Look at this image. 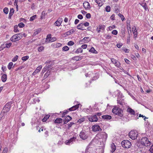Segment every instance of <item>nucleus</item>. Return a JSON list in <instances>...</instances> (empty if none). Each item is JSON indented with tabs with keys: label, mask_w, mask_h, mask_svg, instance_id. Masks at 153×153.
Here are the masks:
<instances>
[{
	"label": "nucleus",
	"mask_w": 153,
	"mask_h": 153,
	"mask_svg": "<svg viewBox=\"0 0 153 153\" xmlns=\"http://www.w3.org/2000/svg\"><path fill=\"white\" fill-rule=\"evenodd\" d=\"M77 17H78V18L80 19H82L83 18V16H82V15L81 14L78 15L77 16Z\"/></svg>",
	"instance_id": "69168bd1"
},
{
	"label": "nucleus",
	"mask_w": 153,
	"mask_h": 153,
	"mask_svg": "<svg viewBox=\"0 0 153 153\" xmlns=\"http://www.w3.org/2000/svg\"><path fill=\"white\" fill-rule=\"evenodd\" d=\"M89 39V37H85L81 40V42H84V43H86L89 42L88 39Z\"/></svg>",
	"instance_id": "cd10ccee"
},
{
	"label": "nucleus",
	"mask_w": 153,
	"mask_h": 153,
	"mask_svg": "<svg viewBox=\"0 0 153 153\" xmlns=\"http://www.w3.org/2000/svg\"><path fill=\"white\" fill-rule=\"evenodd\" d=\"M12 104V103L11 102H8L6 103L3 107L1 112V113L3 114V116L5 115V113L10 111Z\"/></svg>",
	"instance_id": "f03ea898"
},
{
	"label": "nucleus",
	"mask_w": 153,
	"mask_h": 153,
	"mask_svg": "<svg viewBox=\"0 0 153 153\" xmlns=\"http://www.w3.org/2000/svg\"><path fill=\"white\" fill-rule=\"evenodd\" d=\"M138 135V134L137 131L132 130L129 133V137L132 140H135L137 139Z\"/></svg>",
	"instance_id": "0eeeda50"
},
{
	"label": "nucleus",
	"mask_w": 153,
	"mask_h": 153,
	"mask_svg": "<svg viewBox=\"0 0 153 153\" xmlns=\"http://www.w3.org/2000/svg\"><path fill=\"white\" fill-rule=\"evenodd\" d=\"M8 148L7 147H5L3 151V153H7L8 152Z\"/></svg>",
	"instance_id": "680f3d73"
},
{
	"label": "nucleus",
	"mask_w": 153,
	"mask_h": 153,
	"mask_svg": "<svg viewBox=\"0 0 153 153\" xmlns=\"http://www.w3.org/2000/svg\"><path fill=\"white\" fill-rule=\"evenodd\" d=\"M105 10L107 12H110L111 10V7L109 6H107L106 7Z\"/></svg>",
	"instance_id": "c03bdc74"
},
{
	"label": "nucleus",
	"mask_w": 153,
	"mask_h": 153,
	"mask_svg": "<svg viewBox=\"0 0 153 153\" xmlns=\"http://www.w3.org/2000/svg\"><path fill=\"white\" fill-rule=\"evenodd\" d=\"M69 49V48L67 46H65L64 47H63L62 48V50L63 51H68Z\"/></svg>",
	"instance_id": "09e8293b"
},
{
	"label": "nucleus",
	"mask_w": 153,
	"mask_h": 153,
	"mask_svg": "<svg viewBox=\"0 0 153 153\" xmlns=\"http://www.w3.org/2000/svg\"><path fill=\"white\" fill-rule=\"evenodd\" d=\"M11 45H12L11 43H7L5 45L6 46H5V48H9L10 47Z\"/></svg>",
	"instance_id": "864d4df0"
},
{
	"label": "nucleus",
	"mask_w": 153,
	"mask_h": 153,
	"mask_svg": "<svg viewBox=\"0 0 153 153\" xmlns=\"http://www.w3.org/2000/svg\"><path fill=\"white\" fill-rule=\"evenodd\" d=\"M88 119L91 122H97L98 120V118L96 115H91L88 118Z\"/></svg>",
	"instance_id": "9d476101"
},
{
	"label": "nucleus",
	"mask_w": 153,
	"mask_h": 153,
	"mask_svg": "<svg viewBox=\"0 0 153 153\" xmlns=\"http://www.w3.org/2000/svg\"><path fill=\"white\" fill-rule=\"evenodd\" d=\"M45 16V12L43 11L42 12L41 15V18L40 19H42Z\"/></svg>",
	"instance_id": "603ef678"
},
{
	"label": "nucleus",
	"mask_w": 153,
	"mask_h": 153,
	"mask_svg": "<svg viewBox=\"0 0 153 153\" xmlns=\"http://www.w3.org/2000/svg\"><path fill=\"white\" fill-rule=\"evenodd\" d=\"M14 10L13 8H10V12L9 14L8 18L9 19H11V16H13Z\"/></svg>",
	"instance_id": "6ab92c4d"
},
{
	"label": "nucleus",
	"mask_w": 153,
	"mask_h": 153,
	"mask_svg": "<svg viewBox=\"0 0 153 153\" xmlns=\"http://www.w3.org/2000/svg\"><path fill=\"white\" fill-rule=\"evenodd\" d=\"M7 76L6 74H3L1 77V79L3 82H5L7 80Z\"/></svg>",
	"instance_id": "5701e85b"
},
{
	"label": "nucleus",
	"mask_w": 153,
	"mask_h": 153,
	"mask_svg": "<svg viewBox=\"0 0 153 153\" xmlns=\"http://www.w3.org/2000/svg\"><path fill=\"white\" fill-rule=\"evenodd\" d=\"M41 31V29H39L38 30H36L34 33L33 34V36H35L36 35L38 34Z\"/></svg>",
	"instance_id": "72a5a7b5"
},
{
	"label": "nucleus",
	"mask_w": 153,
	"mask_h": 153,
	"mask_svg": "<svg viewBox=\"0 0 153 153\" xmlns=\"http://www.w3.org/2000/svg\"><path fill=\"white\" fill-rule=\"evenodd\" d=\"M87 45L86 44H84L81 46V48L83 49H86L87 47Z\"/></svg>",
	"instance_id": "e2e57ef3"
},
{
	"label": "nucleus",
	"mask_w": 153,
	"mask_h": 153,
	"mask_svg": "<svg viewBox=\"0 0 153 153\" xmlns=\"http://www.w3.org/2000/svg\"><path fill=\"white\" fill-rule=\"evenodd\" d=\"M85 120V119L84 118H82L79 119L77 121V122L79 123H82L84 122Z\"/></svg>",
	"instance_id": "49530a36"
},
{
	"label": "nucleus",
	"mask_w": 153,
	"mask_h": 153,
	"mask_svg": "<svg viewBox=\"0 0 153 153\" xmlns=\"http://www.w3.org/2000/svg\"><path fill=\"white\" fill-rule=\"evenodd\" d=\"M140 142L142 145L146 146H149L151 145V142L149 139L146 137L142 138Z\"/></svg>",
	"instance_id": "7ed1b4c3"
},
{
	"label": "nucleus",
	"mask_w": 153,
	"mask_h": 153,
	"mask_svg": "<svg viewBox=\"0 0 153 153\" xmlns=\"http://www.w3.org/2000/svg\"><path fill=\"white\" fill-rule=\"evenodd\" d=\"M115 15L114 14H112L110 17V18L112 20H115L114 17H115Z\"/></svg>",
	"instance_id": "338daca9"
},
{
	"label": "nucleus",
	"mask_w": 153,
	"mask_h": 153,
	"mask_svg": "<svg viewBox=\"0 0 153 153\" xmlns=\"http://www.w3.org/2000/svg\"><path fill=\"white\" fill-rule=\"evenodd\" d=\"M92 129L93 131L95 132L102 131V129L100 126L97 125H94L92 127Z\"/></svg>",
	"instance_id": "9b49d317"
},
{
	"label": "nucleus",
	"mask_w": 153,
	"mask_h": 153,
	"mask_svg": "<svg viewBox=\"0 0 153 153\" xmlns=\"http://www.w3.org/2000/svg\"><path fill=\"white\" fill-rule=\"evenodd\" d=\"M29 56H24L22 57V59L23 61H25L28 59Z\"/></svg>",
	"instance_id": "4c0bfd02"
},
{
	"label": "nucleus",
	"mask_w": 153,
	"mask_h": 153,
	"mask_svg": "<svg viewBox=\"0 0 153 153\" xmlns=\"http://www.w3.org/2000/svg\"><path fill=\"white\" fill-rule=\"evenodd\" d=\"M51 35H48L47 36V38H46V42H47L48 41V42H51Z\"/></svg>",
	"instance_id": "c9c22d12"
},
{
	"label": "nucleus",
	"mask_w": 153,
	"mask_h": 153,
	"mask_svg": "<svg viewBox=\"0 0 153 153\" xmlns=\"http://www.w3.org/2000/svg\"><path fill=\"white\" fill-rule=\"evenodd\" d=\"M18 55H16L14 57H13L12 59V61L13 62H15L18 59Z\"/></svg>",
	"instance_id": "de8ad7c7"
},
{
	"label": "nucleus",
	"mask_w": 153,
	"mask_h": 153,
	"mask_svg": "<svg viewBox=\"0 0 153 153\" xmlns=\"http://www.w3.org/2000/svg\"><path fill=\"white\" fill-rule=\"evenodd\" d=\"M99 74L97 73L95 74V76H94L91 79L92 81L95 80L97 79L99 77Z\"/></svg>",
	"instance_id": "b1692460"
},
{
	"label": "nucleus",
	"mask_w": 153,
	"mask_h": 153,
	"mask_svg": "<svg viewBox=\"0 0 153 153\" xmlns=\"http://www.w3.org/2000/svg\"><path fill=\"white\" fill-rule=\"evenodd\" d=\"M63 121V120L61 118H57L54 121L55 123L60 124L62 123Z\"/></svg>",
	"instance_id": "aec40b11"
},
{
	"label": "nucleus",
	"mask_w": 153,
	"mask_h": 153,
	"mask_svg": "<svg viewBox=\"0 0 153 153\" xmlns=\"http://www.w3.org/2000/svg\"><path fill=\"white\" fill-rule=\"evenodd\" d=\"M83 5L84 8L86 10L87 9H89L91 8L90 4L88 1H85L83 3Z\"/></svg>",
	"instance_id": "4468645a"
},
{
	"label": "nucleus",
	"mask_w": 153,
	"mask_h": 153,
	"mask_svg": "<svg viewBox=\"0 0 153 153\" xmlns=\"http://www.w3.org/2000/svg\"><path fill=\"white\" fill-rule=\"evenodd\" d=\"M149 151L151 153H153V145L151 146V147L149 149Z\"/></svg>",
	"instance_id": "774afa93"
},
{
	"label": "nucleus",
	"mask_w": 153,
	"mask_h": 153,
	"mask_svg": "<svg viewBox=\"0 0 153 153\" xmlns=\"http://www.w3.org/2000/svg\"><path fill=\"white\" fill-rule=\"evenodd\" d=\"M64 119L63 120V121L64 122V124H66L70 120H71L72 118L71 117L69 116L68 115H67L66 117H65Z\"/></svg>",
	"instance_id": "f8f14e48"
},
{
	"label": "nucleus",
	"mask_w": 153,
	"mask_h": 153,
	"mask_svg": "<svg viewBox=\"0 0 153 153\" xmlns=\"http://www.w3.org/2000/svg\"><path fill=\"white\" fill-rule=\"evenodd\" d=\"M111 152L112 153L114 152L116 150V146L114 145V144L113 143H112L111 144Z\"/></svg>",
	"instance_id": "4be33fe9"
},
{
	"label": "nucleus",
	"mask_w": 153,
	"mask_h": 153,
	"mask_svg": "<svg viewBox=\"0 0 153 153\" xmlns=\"http://www.w3.org/2000/svg\"><path fill=\"white\" fill-rule=\"evenodd\" d=\"M111 62L114 64H115L116 62L117 61L116 59L113 58H111Z\"/></svg>",
	"instance_id": "6e6d98bb"
},
{
	"label": "nucleus",
	"mask_w": 153,
	"mask_h": 153,
	"mask_svg": "<svg viewBox=\"0 0 153 153\" xmlns=\"http://www.w3.org/2000/svg\"><path fill=\"white\" fill-rule=\"evenodd\" d=\"M18 26L21 28H22L24 27L25 25L22 22H21L18 24Z\"/></svg>",
	"instance_id": "5fc2aeb1"
},
{
	"label": "nucleus",
	"mask_w": 153,
	"mask_h": 153,
	"mask_svg": "<svg viewBox=\"0 0 153 153\" xmlns=\"http://www.w3.org/2000/svg\"><path fill=\"white\" fill-rule=\"evenodd\" d=\"M75 124V123L73 122H70L68 124V129H69L70 128H71L72 126V125L73 124Z\"/></svg>",
	"instance_id": "37998d69"
},
{
	"label": "nucleus",
	"mask_w": 153,
	"mask_h": 153,
	"mask_svg": "<svg viewBox=\"0 0 153 153\" xmlns=\"http://www.w3.org/2000/svg\"><path fill=\"white\" fill-rule=\"evenodd\" d=\"M69 112V111L67 109L66 110H65L64 111V112H63L61 117L62 118L66 116H65V115L68 113Z\"/></svg>",
	"instance_id": "c756f323"
},
{
	"label": "nucleus",
	"mask_w": 153,
	"mask_h": 153,
	"mask_svg": "<svg viewBox=\"0 0 153 153\" xmlns=\"http://www.w3.org/2000/svg\"><path fill=\"white\" fill-rule=\"evenodd\" d=\"M21 35V33L16 34L12 36L10 39V40L14 42L19 41L22 38Z\"/></svg>",
	"instance_id": "39448f33"
},
{
	"label": "nucleus",
	"mask_w": 153,
	"mask_h": 153,
	"mask_svg": "<svg viewBox=\"0 0 153 153\" xmlns=\"http://www.w3.org/2000/svg\"><path fill=\"white\" fill-rule=\"evenodd\" d=\"M89 52L92 53L97 54L98 53L97 52L95 49L93 47H92L89 50Z\"/></svg>",
	"instance_id": "a878e982"
},
{
	"label": "nucleus",
	"mask_w": 153,
	"mask_h": 153,
	"mask_svg": "<svg viewBox=\"0 0 153 153\" xmlns=\"http://www.w3.org/2000/svg\"><path fill=\"white\" fill-rule=\"evenodd\" d=\"M82 48H78L75 51V53H82Z\"/></svg>",
	"instance_id": "f704fd0d"
},
{
	"label": "nucleus",
	"mask_w": 153,
	"mask_h": 153,
	"mask_svg": "<svg viewBox=\"0 0 153 153\" xmlns=\"http://www.w3.org/2000/svg\"><path fill=\"white\" fill-rule=\"evenodd\" d=\"M120 65V62H118L117 61L116 62V63L115 64V66H117L118 67H119Z\"/></svg>",
	"instance_id": "052dcab7"
},
{
	"label": "nucleus",
	"mask_w": 153,
	"mask_h": 153,
	"mask_svg": "<svg viewBox=\"0 0 153 153\" xmlns=\"http://www.w3.org/2000/svg\"><path fill=\"white\" fill-rule=\"evenodd\" d=\"M80 106H81L82 105L80 104H78L73 106L72 107L73 108V109L74 111L76 109H78L79 107Z\"/></svg>",
	"instance_id": "2f4dec72"
},
{
	"label": "nucleus",
	"mask_w": 153,
	"mask_h": 153,
	"mask_svg": "<svg viewBox=\"0 0 153 153\" xmlns=\"http://www.w3.org/2000/svg\"><path fill=\"white\" fill-rule=\"evenodd\" d=\"M117 33L118 32H117V31L116 30H113L112 31V33L114 35H117Z\"/></svg>",
	"instance_id": "4d7b16f0"
},
{
	"label": "nucleus",
	"mask_w": 153,
	"mask_h": 153,
	"mask_svg": "<svg viewBox=\"0 0 153 153\" xmlns=\"http://www.w3.org/2000/svg\"><path fill=\"white\" fill-rule=\"evenodd\" d=\"M74 32L75 30L73 29H71L70 30L64 34L63 36L64 37H66V36L72 34Z\"/></svg>",
	"instance_id": "ddd939ff"
},
{
	"label": "nucleus",
	"mask_w": 153,
	"mask_h": 153,
	"mask_svg": "<svg viewBox=\"0 0 153 153\" xmlns=\"http://www.w3.org/2000/svg\"><path fill=\"white\" fill-rule=\"evenodd\" d=\"M44 48L43 46H41L39 47L38 48V51L39 52L42 51L44 50Z\"/></svg>",
	"instance_id": "79ce46f5"
},
{
	"label": "nucleus",
	"mask_w": 153,
	"mask_h": 153,
	"mask_svg": "<svg viewBox=\"0 0 153 153\" xmlns=\"http://www.w3.org/2000/svg\"><path fill=\"white\" fill-rule=\"evenodd\" d=\"M74 42L71 41H69L68 43V46H72L74 44Z\"/></svg>",
	"instance_id": "8fccbe9b"
},
{
	"label": "nucleus",
	"mask_w": 153,
	"mask_h": 153,
	"mask_svg": "<svg viewBox=\"0 0 153 153\" xmlns=\"http://www.w3.org/2000/svg\"><path fill=\"white\" fill-rule=\"evenodd\" d=\"M79 136L81 139L85 140L88 138V135L86 131L85 130H82L80 132Z\"/></svg>",
	"instance_id": "1a4fd4ad"
},
{
	"label": "nucleus",
	"mask_w": 153,
	"mask_h": 153,
	"mask_svg": "<svg viewBox=\"0 0 153 153\" xmlns=\"http://www.w3.org/2000/svg\"><path fill=\"white\" fill-rule=\"evenodd\" d=\"M61 25V23L58 22V21H56L54 23V25L56 26H59Z\"/></svg>",
	"instance_id": "3c124183"
},
{
	"label": "nucleus",
	"mask_w": 153,
	"mask_h": 153,
	"mask_svg": "<svg viewBox=\"0 0 153 153\" xmlns=\"http://www.w3.org/2000/svg\"><path fill=\"white\" fill-rule=\"evenodd\" d=\"M112 112L113 114L117 115L120 117H122L123 116V110L116 106L112 109Z\"/></svg>",
	"instance_id": "f257e3e1"
},
{
	"label": "nucleus",
	"mask_w": 153,
	"mask_h": 153,
	"mask_svg": "<svg viewBox=\"0 0 153 153\" xmlns=\"http://www.w3.org/2000/svg\"><path fill=\"white\" fill-rule=\"evenodd\" d=\"M127 111L129 112L131 114L135 115V111L134 110L132 109L131 108H128Z\"/></svg>",
	"instance_id": "f3484780"
},
{
	"label": "nucleus",
	"mask_w": 153,
	"mask_h": 153,
	"mask_svg": "<svg viewBox=\"0 0 153 153\" xmlns=\"http://www.w3.org/2000/svg\"><path fill=\"white\" fill-rule=\"evenodd\" d=\"M76 139V137H73L71 138L69 140L66 141L65 143V144L67 145H69L70 143H72L73 141H74Z\"/></svg>",
	"instance_id": "2eb2a0df"
},
{
	"label": "nucleus",
	"mask_w": 153,
	"mask_h": 153,
	"mask_svg": "<svg viewBox=\"0 0 153 153\" xmlns=\"http://www.w3.org/2000/svg\"><path fill=\"white\" fill-rule=\"evenodd\" d=\"M118 15L120 18H121V20L122 21H124L126 20L125 18L124 17L123 15H122L120 13H119Z\"/></svg>",
	"instance_id": "ea45409f"
},
{
	"label": "nucleus",
	"mask_w": 153,
	"mask_h": 153,
	"mask_svg": "<svg viewBox=\"0 0 153 153\" xmlns=\"http://www.w3.org/2000/svg\"><path fill=\"white\" fill-rule=\"evenodd\" d=\"M95 2L98 4V6L100 7H101L103 4L101 0H96Z\"/></svg>",
	"instance_id": "c85d7f7f"
},
{
	"label": "nucleus",
	"mask_w": 153,
	"mask_h": 153,
	"mask_svg": "<svg viewBox=\"0 0 153 153\" xmlns=\"http://www.w3.org/2000/svg\"><path fill=\"white\" fill-rule=\"evenodd\" d=\"M85 16L87 18L90 19L91 17V14L90 13H88L86 14Z\"/></svg>",
	"instance_id": "bf43d9fd"
},
{
	"label": "nucleus",
	"mask_w": 153,
	"mask_h": 153,
	"mask_svg": "<svg viewBox=\"0 0 153 153\" xmlns=\"http://www.w3.org/2000/svg\"><path fill=\"white\" fill-rule=\"evenodd\" d=\"M50 116L48 115H46L44 117L43 119H42V120L43 122H45L47 120L49 117Z\"/></svg>",
	"instance_id": "473e14b6"
},
{
	"label": "nucleus",
	"mask_w": 153,
	"mask_h": 153,
	"mask_svg": "<svg viewBox=\"0 0 153 153\" xmlns=\"http://www.w3.org/2000/svg\"><path fill=\"white\" fill-rule=\"evenodd\" d=\"M114 9L116 12L118 13L120 12V10L118 8L117 6H115L114 7Z\"/></svg>",
	"instance_id": "13d9d810"
},
{
	"label": "nucleus",
	"mask_w": 153,
	"mask_h": 153,
	"mask_svg": "<svg viewBox=\"0 0 153 153\" xmlns=\"http://www.w3.org/2000/svg\"><path fill=\"white\" fill-rule=\"evenodd\" d=\"M102 118L107 120H109L111 119L112 117L111 116L109 115H104L102 116Z\"/></svg>",
	"instance_id": "412c9836"
},
{
	"label": "nucleus",
	"mask_w": 153,
	"mask_h": 153,
	"mask_svg": "<svg viewBox=\"0 0 153 153\" xmlns=\"http://www.w3.org/2000/svg\"><path fill=\"white\" fill-rule=\"evenodd\" d=\"M18 26L17 25H16L14 26V31L15 32H18L19 31V30H18Z\"/></svg>",
	"instance_id": "58836bf2"
},
{
	"label": "nucleus",
	"mask_w": 153,
	"mask_h": 153,
	"mask_svg": "<svg viewBox=\"0 0 153 153\" xmlns=\"http://www.w3.org/2000/svg\"><path fill=\"white\" fill-rule=\"evenodd\" d=\"M42 68V66L41 65H40L37 67L36 69L37 70V71L39 72L41 70Z\"/></svg>",
	"instance_id": "0e129e2a"
},
{
	"label": "nucleus",
	"mask_w": 153,
	"mask_h": 153,
	"mask_svg": "<svg viewBox=\"0 0 153 153\" xmlns=\"http://www.w3.org/2000/svg\"><path fill=\"white\" fill-rule=\"evenodd\" d=\"M105 26L104 25H99V28L97 27V30L98 33H100V30H104L105 29Z\"/></svg>",
	"instance_id": "a211bd4d"
},
{
	"label": "nucleus",
	"mask_w": 153,
	"mask_h": 153,
	"mask_svg": "<svg viewBox=\"0 0 153 153\" xmlns=\"http://www.w3.org/2000/svg\"><path fill=\"white\" fill-rule=\"evenodd\" d=\"M97 137L100 139L102 140V141L105 142L107 138L108 135L105 132H101L98 134L97 135Z\"/></svg>",
	"instance_id": "20e7f679"
},
{
	"label": "nucleus",
	"mask_w": 153,
	"mask_h": 153,
	"mask_svg": "<svg viewBox=\"0 0 153 153\" xmlns=\"http://www.w3.org/2000/svg\"><path fill=\"white\" fill-rule=\"evenodd\" d=\"M49 70H48L47 72L45 73V74L43 78V79L44 80L45 79L47 78L48 76H49V75L50 74V71H49V72H48Z\"/></svg>",
	"instance_id": "bb28decb"
},
{
	"label": "nucleus",
	"mask_w": 153,
	"mask_h": 153,
	"mask_svg": "<svg viewBox=\"0 0 153 153\" xmlns=\"http://www.w3.org/2000/svg\"><path fill=\"white\" fill-rule=\"evenodd\" d=\"M36 15H34L32 16L30 18V21H33L36 18Z\"/></svg>",
	"instance_id": "a18cd8bd"
},
{
	"label": "nucleus",
	"mask_w": 153,
	"mask_h": 153,
	"mask_svg": "<svg viewBox=\"0 0 153 153\" xmlns=\"http://www.w3.org/2000/svg\"><path fill=\"white\" fill-rule=\"evenodd\" d=\"M9 10L8 8L7 7H5L3 9V12L4 13L7 14H8Z\"/></svg>",
	"instance_id": "a19ab883"
},
{
	"label": "nucleus",
	"mask_w": 153,
	"mask_h": 153,
	"mask_svg": "<svg viewBox=\"0 0 153 153\" xmlns=\"http://www.w3.org/2000/svg\"><path fill=\"white\" fill-rule=\"evenodd\" d=\"M121 144L122 146L125 148H129L131 146V143L129 140H123L121 142Z\"/></svg>",
	"instance_id": "423d86ee"
},
{
	"label": "nucleus",
	"mask_w": 153,
	"mask_h": 153,
	"mask_svg": "<svg viewBox=\"0 0 153 153\" xmlns=\"http://www.w3.org/2000/svg\"><path fill=\"white\" fill-rule=\"evenodd\" d=\"M82 57L83 56H75L72 58V59L74 60L78 61L82 59Z\"/></svg>",
	"instance_id": "393cba45"
},
{
	"label": "nucleus",
	"mask_w": 153,
	"mask_h": 153,
	"mask_svg": "<svg viewBox=\"0 0 153 153\" xmlns=\"http://www.w3.org/2000/svg\"><path fill=\"white\" fill-rule=\"evenodd\" d=\"M13 65V63L12 62H10L7 65V68L8 69L10 70L12 68Z\"/></svg>",
	"instance_id": "e433bc0d"
},
{
	"label": "nucleus",
	"mask_w": 153,
	"mask_h": 153,
	"mask_svg": "<svg viewBox=\"0 0 153 153\" xmlns=\"http://www.w3.org/2000/svg\"><path fill=\"white\" fill-rule=\"evenodd\" d=\"M130 23V22H129V24H128V25H127V29L129 36H130L131 35V31Z\"/></svg>",
	"instance_id": "dca6fc26"
},
{
	"label": "nucleus",
	"mask_w": 153,
	"mask_h": 153,
	"mask_svg": "<svg viewBox=\"0 0 153 153\" xmlns=\"http://www.w3.org/2000/svg\"><path fill=\"white\" fill-rule=\"evenodd\" d=\"M89 23L88 22H86L84 23H81L79 24L77 27V28L79 30H83L85 29L84 28V27H83V25H84L85 27H88L89 26Z\"/></svg>",
	"instance_id": "6e6552de"
},
{
	"label": "nucleus",
	"mask_w": 153,
	"mask_h": 153,
	"mask_svg": "<svg viewBox=\"0 0 153 153\" xmlns=\"http://www.w3.org/2000/svg\"><path fill=\"white\" fill-rule=\"evenodd\" d=\"M140 4L143 7L144 9L146 10L148 8L147 7V5L146 3H142L141 4Z\"/></svg>",
	"instance_id": "7c9ffc66"
}]
</instances>
